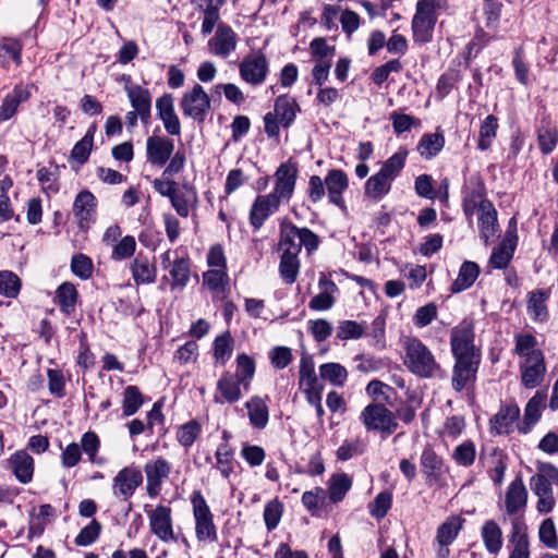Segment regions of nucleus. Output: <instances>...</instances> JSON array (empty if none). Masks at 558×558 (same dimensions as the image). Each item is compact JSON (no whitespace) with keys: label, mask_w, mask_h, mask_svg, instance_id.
I'll list each match as a JSON object with an SVG mask.
<instances>
[{"label":"nucleus","mask_w":558,"mask_h":558,"mask_svg":"<svg viewBox=\"0 0 558 558\" xmlns=\"http://www.w3.org/2000/svg\"><path fill=\"white\" fill-rule=\"evenodd\" d=\"M404 366L414 375L430 378L440 372V365L433 352L420 339L407 337L402 341Z\"/></svg>","instance_id":"obj_1"},{"label":"nucleus","mask_w":558,"mask_h":558,"mask_svg":"<svg viewBox=\"0 0 558 558\" xmlns=\"http://www.w3.org/2000/svg\"><path fill=\"white\" fill-rule=\"evenodd\" d=\"M445 5V0H418L412 20L413 38L425 44L432 40L436 24V11Z\"/></svg>","instance_id":"obj_2"},{"label":"nucleus","mask_w":558,"mask_h":558,"mask_svg":"<svg viewBox=\"0 0 558 558\" xmlns=\"http://www.w3.org/2000/svg\"><path fill=\"white\" fill-rule=\"evenodd\" d=\"M360 421L367 432H380L386 436L399 427L395 413L381 402L366 405L360 414Z\"/></svg>","instance_id":"obj_3"},{"label":"nucleus","mask_w":558,"mask_h":558,"mask_svg":"<svg viewBox=\"0 0 558 558\" xmlns=\"http://www.w3.org/2000/svg\"><path fill=\"white\" fill-rule=\"evenodd\" d=\"M191 504L193 508V517L195 520V535L199 542L217 541V529L214 523V515L199 490H195L191 495Z\"/></svg>","instance_id":"obj_4"},{"label":"nucleus","mask_w":558,"mask_h":558,"mask_svg":"<svg viewBox=\"0 0 558 558\" xmlns=\"http://www.w3.org/2000/svg\"><path fill=\"white\" fill-rule=\"evenodd\" d=\"M450 344L454 360L480 359V351L474 344V327L470 322L463 320L452 328Z\"/></svg>","instance_id":"obj_5"},{"label":"nucleus","mask_w":558,"mask_h":558,"mask_svg":"<svg viewBox=\"0 0 558 558\" xmlns=\"http://www.w3.org/2000/svg\"><path fill=\"white\" fill-rule=\"evenodd\" d=\"M180 108L185 117L202 123L210 110V99L199 84H195L191 90L183 94Z\"/></svg>","instance_id":"obj_6"},{"label":"nucleus","mask_w":558,"mask_h":558,"mask_svg":"<svg viewBox=\"0 0 558 558\" xmlns=\"http://www.w3.org/2000/svg\"><path fill=\"white\" fill-rule=\"evenodd\" d=\"M464 522L460 515H450L437 527L433 543L437 558H449V546L457 539Z\"/></svg>","instance_id":"obj_7"},{"label":"nucleus","mask_w":558,"mask_h":558,"mask_svg":"<svg viewBox=\"0 0 558 558\" xmlns=\"http://www.w3.org/2000/svg\"><path fill=\"white\" fill-rule=\"evenodd\" d=\"M143 474L138 466H124L112 478V495L121 501H129L136 489L143 484Z\"/></svg>","instance_id":"obj_8"},{"label":"nucleus","mask_w":558,"mask_h":558,"mask_svg":"<svg viewBox=\"0 0 558 558\" xmlns=\"http://www.w3.org/2000/svg\"><path fill=\"white\" fill-rule=\"evenodd\" d=\"M240 76L251 85H260L265 82L269 63L260 50H253L241 61L239 65Z\"/></svg>","instance_id":"obj_9"},{"label":"nucleus","mask_w":558,"mask_h":558,"mask_svg":"<svg viewBox=\"0 0 558 558\" xmlns=\"http://www.w3.org/2000/svg\"><path fill=\"white\" fill-rule=\"evenodd\" d=\"M511 531L508 536V558H530V536L527 525L522 517H514L510 521Z\"/></svg>","instance_id":"obj_10"},{"label":"nucleus","mask_w":558,"mask_h":558,"mask_svg":"<svg viewBox=\"0 0 558 558\" xmlns=\"http://www.w3.org/2000/svg\"><path fill=\"white\" fill-rule=\"evenodd\" d=\"M520 408L514 402L501 404L498 412L490 418V432L497 435H509L514 428L519 430L521 423Z\"/></svg>","instance_id":"obj_11"},{"label":"nucleus","mask_w":558,"mask_h":558,"mask_svg":"<svg viewBox=\"0 0 558 558\" xmlns=\"http://www.w3.org/2000/svg\"><path fill=\"white\" fill-rule=\"evenodd\" d=\"M149 527L160 541L168 543L175 541L172 527L171 508L159 505L154 510L147 511Z\"/></svg>","instance_id":"obj_12"},{"label":"nucleus","mask_w":558,"mask_h":558,"mask_svg":"<svg viewBox=\"0 0 558 558\" xmlns=\"http://www.w3.org/2000/svg\"><path fill=\"white\" fill-rule=\"evenodd\" d=\"M546 374L544 354H536L520 363L521 383L527 389H533L542 384Z\"/></svg>","instance_id":"obj_13"},{"label":"nucleus","mask_w":558,"mask_h":558,"mask_svg":"<svg viewBox=\"0 0 558 558\" xmlns=\"http://www.w3.org/2000/svg\"><path fill=\"white\" fill-rule=\"evenodd\" d=\"M236 45L235 32L228 25H219L208 41V50L211 54L226 59L235 50Z\"/></svg>","instance_id":"obj_14"},{"label":"nucleus","mask_w":558,"mask_h":558,"mask_svg":"<svg viewBox=\"0 0 558 558\" xmlns=\"http://www.w3.org/2000/svg\"><path fill=\"white\" fill-rule=\"evenodd\" d=\"M144 471L146 474V490L150 497H155L159 494L162 482L169 476L171 466L165 458H157L148 461Z\"/></svg>","instance_id":"obj_15"},{"label":"nucleus","mask_w":558,"mask_h":558,"mask_svg":"<svg viewBox=\"0 0 558 558\" xmlns=\"http://www.w3.org/2000/svg\"><path fill=\"white\" fill-rule=\"evenodd\" d=\"M319 292L312 298L308 307L316 312H325L330 310L336 303V294L339 289L337 284L324 272L318 279Z\"/></svg>","instance_id":"obj_16"},{"label":"nucleus","mask_w":558,"mask_h":558,"mask_svg":"<svg viewBox=\"0 0 558 558\" xmlns=\"http://www.w3.org/2000/svg\"><path fill=\"white\" fill-rule=\"evenodd\" d=\"M97 201L87 190L80 192L73 203V214L81 229L88 228L95 219Z\"/></svg>","instance_id":"obj_17"},{"label":"nucleus","mask_w":558,"mask_h":558,"mask_svg":"<svg viewBox=\"0 0 558 558\" xmlns=\"http://www.w3.org/2000/svg\"><path fill=\"white\" fill-rule=\"evenodd\" d=\"M298 169L292 162H284L276 171V185L271 194L280 201L289 199L294 191Z\"/></svg>","instance_id":"obj_18"},{"label":"nucleus","mask_w":558,"mask_h":558,"mask_svg":"<svg viewBox=\"0 0 558 558\" xmlns=\"http://www.w3.org/2000/svg\"><path fill=\"white\" fill-rule=\"evenodd\" d=\"M480 365V359L473 360H454V366L452 371L451 385L456 391H461L469 384H472L476 379V373Z\"/></svg>","instance_id":"obj_19"},{"label":"nucleus","mask_w":558,"mask_h":558,"mask_svg":"<svg viewBox=\"0 0 558 558\" xmlns=\"http://www.w3.org/2000/svg\"><path fill=\"white\" fill-rule=\"evenodd\" d=\"M279 205L280 199L275 194L258 196L251 208V225L255 229H259L265 220L278 209Z\"/></svg>","instance_id":"obj_20"},{"label":"nucleus","mask_w":558,"mask_h":558,"mask_svg":"<svg viewBox=\"0 0 558 558\" xmlns=\"http://www.w3.org/2000/svg\"><path fill=\"white\" fill-rule=\"evenodd\" d=\"M240 380L230 373H223L217 381V393L214 397L215 403L222 404L225 402L234 403L240 400L241 392Z\"/></svg>","instance_id":"obj_21"},{"label":"nucleus","mask_w":558,"mask_h":558,"mask_svg":"<svg viewBox=\"0 0 558 558\" xmlns=\"http://www.w3.org/2000/svg\"><path fill=\"white\" fill-rule=\"evenodd\" d=\"M477 220L480 236L485 244H488L498 230L497 211L492 202H481L478 204Z\"/></svg>","instance_id":"obj_22"},{"label":"nucleus","mask_w":558,"mask_h":558,"mask_svg":"<svg viewBox=\"0 0 558 558\" xmlns=\"http://www.w3.org/2000/svg\"><path fill=\"white\" fill-rule=\"evenodd\" d=\"M546 399L547 392L545 390H538L527 401L524 408L523 420L519 426V432L521 434L530 433L532 427L539 421Z\"/></svg>","instance_id":"obj_23"},{"label":"nucleus","mask_w":558,"mask_h":558,"mask_svg":"<svg viewBox=\"0 0 558 558\" xmlns=\"http://www.w3.org/2000/svg\"><path fill=\"white\" fill-rule=\"evenodd\" d=\"M527 502V490L520 477L513 480L505 496V506L507 514L514 515L520 511H523Z\"/></svg>","instance_id":"obj_24"},{"label":"nucleus","mask_w":558,"mask_h":558,"mask_svg":"<svg viewBox=\"0 0 558 558\" xmlns=\"http://www.w3.org/2000/svg\"><path fill=\"white\" fill-rule=\"evenodd\" d=\"M156 108L167 132L173 136L180 135L181 124L178 116L174 112L172 96L165 94L158 98L156 101Z\"/></svg>","instance_id":"obj_25"},{"label":"nucleus","mask_w":558,"mask_h":558,"mask_svg":"<svg viewBox=\"0 0 558 558\" xmlns=\"http://www.w3.org/2000/svg\"><path fill=\"white\" fill-rule=\"evenodd\" d=\"M325 184L329 202L340 208H343L344 202L342 194L349 186L348 175L342 170H331L325 178Z\"/></svg>","instance_id":"obj_26"},{"label":"nucleus","mask_w":558,"mask_h":558,"mask_svg":"<svg viewBox=\"0 0 558 558\" xmlns=\"http://www.w3.org/2000/svg\"><path fill=\"white\" fill-rule=\"evenodd\" d=\"M530 487L532 492L538 497L536 509L539 513H549L556 505V499L553 493V486L534 474L530 478Z\"/></svg>","instance_id":"obj_27"},{"label":"nucleus","mask_w":558,"mask_h":558,"mask_svg":"<svg viewBox=\"0 0 558 558\" xmlns=\"http://www.w3.org/2000/svg\"><path fill=\"white\" fill-rule=\"evenodd\" d=\"M15 478L27 484L32 482L34 475V459L25 450H17L8 460Z\"/></svg>","instance_id":"obj_28"},{"label":"nucleus","mask_w":558,"mask_h":558,"mask_svg":"<svg viewBox=\"0 0 558 558\" xmlns=\"http://www.w3.org/2000/svg\"><path fill=\"white\" fill-rule=\"evenodd\" d=\"M130 270L134 282L137 286L151 284L156 281L157 269L154 263L143 254L137 256L130 264Z\"/></svg>","instance_id":"obj_29"},{"label":"nucleus","mask_w":558,"mask_h":558,"mask_svg":"<svg viewBox=\"0 0 558 558\" xmlns=\"http://www.w3.org/2000/svg\"><path fill=\"white\" fill-rule=\"evenodd\" d=\"M245 409L250 424L253 428L264 429L269 422V409L267 400L259 396H253L245 402Z\"/></svg>","instance_id":"obj_30"},{"label":"nucleus","mask_w":558,"mask_h":558,"mask_svg":"<svg viewBox=\"0 0 558 558\" xmlns=\"http://www.w3.org/2000/svg\"><path fill=\"white\" fill-rule=\"evenodd\" d=\"M279 252L281 255L296 256L301 252V244L298 239V227L289 221L280 226Z\"/></svg>","instance_id":"obj_31"},{"label":"nucleus","mask_w":558,"mask_h":558,"mask_svg":"<svg viewBox=\"0 0 558 558\" xmlns=\"http://www.w3.org/2000/svg\"><path fill=\"white\" fill-rule=\"evenodd\" d=\"M550 296L549 290H534L529 293L527 298V314L534 322L544 323L548 319L549 314L546 302Z\"/></svg>","instance_id":"obj_32"},{"label":"nucleus","mask_w":558,"mask_h":558,"mask_svg":"<svg viewBox=\"0 0 558 558\" xmlns=\"http://www.w3.org/2000/svg\"><path fill=\"white\" fill-rule=\"evenodd\" d=\"M481 537L485 549L489 554H499L504 544L502 530L495 520H487L484 522L481 527Z\"/></svg>","instance_id":"obj_33"},{"label":"nucleus","mask_w":558,"mask_h":558,"mask_svg":"<svg viewBox=\"0 0 558 558\" xmlns=\"http://www.w3.org/2000/svg\"><path fill=\"white\" fill-rule=\"evenodd\" d=\"M130 102L140 114L142 121H146L150 116L151 96L148 89L138 85L125 87Z\"/></svg>","instance_id":"obj_34"},{"label":"nucleus","mask_w":558,"mask_h":558,"mask_svg":"<svg viewBox=\"0 0 558 558\" xmlns=\"http://www.w3.org/2000/svg\"><path fill=\"white\" fill-rule=\"evenodd\" d=\"M300 110L295 99L289 96H279L274 106V116H277L280 120L282 128H289L296 117V112Z\"/></svg>","instance_id":"obj_35"},{"label":"nucleus","mask_w":558,"mask_h":558,"mask_svg":"<svg viewBox=\"0 0 558 558\" xmlns=\"http://www.w3.org/2000/svg\"><path fill=\"white\" fill-rule=\"evenodd\" d=\"M29 95L31 93L28 87H23L21 85L15 86L13 92L5 96L2 105L0 106V118L2 120L12 118L20 104L27 100Z\"/></svg>","instance_id":"obj_36"},{"label":"nucleus","mask_w":558,"mask_h":558,"mask_svg":"<svg viewBox=\"0 0 558 558\" xmlns=\"http://www.w3.org/2000/svg\"><path fill=\"white\" fill-rule=\"evenodd\" d=\"M480 267L476 263L469 260L464 262L459 269L458 277L451 284V292L459 293L469 289L477 279Z\"/></svg>","instance_id":"obj_37"},{"label":"nucleus","mask_w":558,"mask_h":558,"mask_svg":"<svg viewBox=\"0 0 558 558\" xmlns=\"http://www.w3.org/2000/svg\"><path fill=\"white\" fill-rule=\"evenodd\" d=\"M216 462L213 468L216 469L223 478H228L234 470V450L229 442H221L215 452Z\"/></svg>","instance_id":"obj_38"},{"label":"nucleus","mask_w":558,"mask_h":558,"mask_svg":"<svg viewBox=\"0 0 558 558\" xmlns=\"http://www.w3.org/2000/svg\"><path fill=\"white\" fill-rule=\"evenodd\" d=\"M77 298L76 287L71 282H63L56 291V302L65 315H71L75 312Z\"/></svg>","instance_id":"obj_39"},{"label":"nucleus","mask_w":558,"mask_h":558,"mask_svg":"<svg viewBox=\"0 0 558 558\" xmlns=\"http://www.w3.org/2000/svg\"><path fill=\"white\" fill-rule=\"evenodd\" d=\"M391 183L392 181L389 178L378 171L366 181L364 192L365 196L375 201H380L389 193Z\"/></svg>","instance_id":"obj_40"},{"label":"nucleus","mask_w":558,"mask_h":558,"mask_svg":"<svg viewBox=\"0 0 558 558\" xmlns=\"http://www.w3.org/2000/svg\"><path fill=\"white\" fill-rule=\"evenodd\" d=\"M172 290H183L191 277L190 262L187 258H175L169 269Z\"/></svg>","instance_id":"obj_41"},{"label":"nucleus","mask_w":558,"mask_h":558,"mask_svg":"<svg viewBox=\"0 0 558 558\" xmlns=\"http://www.w3.org/2000/svg\"><path fill=\"white\" fill-rule=\"evenodd\" d=\"M255 374V361L246 353H240L236 356V371L234 377H236L245 390H248L251 380Z\"/></svg>","instance_id":"obj_42"},{"label":"nucleus","mask_w":558,"mask_h":558,"mask_svg":"<svg viewBox=\"0 0 558 558\" xmlns=\"http://www.w3.org/2000/svg\"><path fill=\"white\" fill-rule=\"evenodd\" d=\"M514 353L523 360L532 357L536 354H543L537 347L536 338L531 333H518L514 337Z\"/></svg>","instance_id":"obj_43"},{"label":"nucleus","mask_w":558,"mask_h":558,"mask_svg":"<svg viewBox=\"0 0 558 558\" xmlns=\"http://www.w3.org/2000/svg\"><path fill=\"white\" fill-rule=\"evenodd\" d=\"M352 481L345 473L335 474L330 478L328 494L331 502L341 501L345 494L350 490Z\"/></svg>","instance_id":"obj_44"},{"label":"nucleus","mask_w":558,"mask_h":558,"mask_svg":"<svg viewBox=\"0 0 558 558\" xmlns=\"http://www.w3.org/2000/svg\"><path fill=\"white\" fill-rule=\"evenodd\" d=\"M144 398L138 387L130 385L123 390L122 411L124 416L134 415L143 405Z\"/></svg>","instance_id":"obj_45"},{"label":"nucleus","mask_w":558,"mask_h":558,"mask_svg":"<svg viewBox=\"0 0 558 558\" xmlns=\"http://www.w3.org/2000/svg\"><path fill=\"white\" fill-rule=\"evenodd\" d=\"M201 434L202 424L196 420H191L178 428L175 438L181 446L190 448L194 445Z\"/></svg>","instance_id":"obj_46"},{"label":"nucleus","mask_w":558,"mask_h":558,"mask_svg":"<svg viewBox=\"0 0 558 558\" xmlns=\"http://www.w3.org/2000/svg\"><path fill=\"white\" fill-rule=\"evenodd\" d=\"M319 374L331 385L342 387L348 379V371L339 363H325L319 366Z\"/></svg>","instance_id":"obj_47"},{"label":"nucleus","mask_w":558,"mask_h":558,"mask_svg":"<svg viewBox=\"0 0 558 558\" xmlns=\"http://www.w3.org/2000/svg\"><path fill=\"white\" fill-rule=\"evenodd\" d=\"M22 46L14 39L0 40V68H7L12 60L16 65L21 63Z\"/></svg>","instance_id":"obj_48"},{"label":"nucleus","mask_w":558,"mask_h":558,"mask_svg":"<svg viewBox=\"0 0 558 558\" xmlns=\"http://www.w3.org/2000/svg\"><path fill=\"white\" fill-rule=\"evenodd\" d=\"M148 159L151 163L162 166L173 151L172 142H147Z\"/></svg>","instance_id":"obj_49"},{"label":"nucleus","mask_w":558,"mask_h":558,"mask_svg":"<svg viewBox=\"0 0 558 558\" xmlns=\"http://www.w3.org/2000/svg\"><path fill=\"white\" fill-rule=\"evenodd\" d=\"M301 263L296 256L280 255L279 274L287 284H293L299 276Z\"/></svg>","instance_id":"obj_50"},{"label":"nucleus","mask_w":558,"mask_h":558,"mask_svg":"<svg viewBox=\"0 0 558 558\" xmlns=\"http://www.w3.org/2000/svg\"><path fill=\"white\" fill-rule=\"evenodd\" d=\"M22 287L21 279L10 270L0 271V294L14 299L19 295Z\"/></svg>","instance_id":"obj_51"},{"label":"nucleus","mask_w":558,"mask_h":558,"mask_svg":"<svg viewBox=\"0 0 558 558\" xmlns=\"http://www.w3.org/2000/svg\"><path fill=\"white\" fill-rule=\"evenodd\" d=\"M233 351L232 338L230 332H225L216 337L214 341V357L217 363L225 365L226 362L231 357Z\"/></svg>","instance_id":"obj_52"},{"label":"nucleus","mask_w":558,"mask_h":558,"mask_svg":"<svg viewBox=\"0 0 558 558\" xmlns=\"http://www.w3.org/2000/svg\"><path fill=\"white\" fill-rule=\"evenodd\" d=\"M365 324L355 320H341L337 327V338L340 340H356L364 336Z\"/></svg>","instance_id":"obj_53"},{"label":"nucleus","mask_w":558,"mask_h":558,"mask_svg":"<svg viewBox=\"0 0 558 558\" xmlns=\"http://www.w3.org/2000/svg\"><path fill=\"white\" fill-rule=\"evenodd\" d=\"M282 514L283 504L278 498L265 505L263 517L268 531H272L279 525Z\"/></svg>","instance_id":"obj_54"},{"label":"nucleus","mask_w":558,"mask_h":558,"mask_svg":"<svg viewBox=\"0 0 558 558\" xmlns=\"http://www.w3.org/2000/svg\"><path fill=\"white\" fill-rule=\"evenodd\" d=\"M300 387L317 386L318 380L315 374V367L312 356L304 354L300 360Z\"/></svg>","instance_id":"obj_55"},{"label":"nucleus","mask_w":558,"mask_h":558,"mask_svg":"<svg viewBox=\"0 0 558 558\" xmlns=\"http://www.w3.org/2000/svg\"><path fill=\"white\" fill-rule=\"evenodd\" d=\"M72 272L82 280H88L94 272L93 260L85 254H75L71 259Z\"/></svg>","instance_id":"obj_56"},{"label":"nucleus","mask_w":558,"mask_h":558,"mask_svg":"<svg viewBox=\"0 0 558 558\" xmlns=\"http://www.w3.org/2000/svg\"><path fill=\"white\" fill-rule=\"evenodd\" d=\"M405 159L407 151L400 149L384 162L379 171L393 181L403 169Z\"/></svg>","instance_id":"obj_57"},{"label":"nucleus","mask_w":558,"mask_h":558,"mask_svg":"<svg viewBox=\"0 0 558 558\" xmlns=\"http://www.w3.org/2000/svg\"><path fill=\"white\" fill-rule=\"evenodd\" d=\"M514 247L501 242L492 253L489 266L495 269H504L510 263Z\"/></svg>","instance_id":"obj_58"},{"label":"nucleus","mask_w":558,"mask_h":558,"mask_svg":"<svg viewBox=\"0 0 558 558\" xmlns=\"http://www.w3.org/2000/svg\"><path fill=\"white\" fill-rule=\"evenodd\" d=\"M538 538L547 548H558V536L553 519L547 518L541 522L538 527Z\"/></svg>","instance_id":"obj_59"},{"label":"nucleus","mask_w":558,"mask_h":558,"mask_svg":"<svg viewBox=\"0 0 558 558\" xmlns=\"http://www.w3.org/2000/svg\"><path fill=\"white\" fill-rule=\"evenodd\" d=\"M423 473L427 477L436 476L441 469L442 460L432 448H425L421 456Z\"/></svg>","instance_id":"obj_60"},{"label":"nucleus","mask_w":558,"mask_h":558,"mask_svg":"<svg viewBox=\"0 0 558 558\" xmlns=\"http://www.w3.org/2000/svg\"><path fill=\"white\" fill-rule=\"evenodd\" d=\"M476 457L475 445L471 440L463 441L453 451V460L462 466H470L473 464Z\"/></svg>","instance_id":"obj_61"},{"label":"nucleus","mask_w":558,"mask_h":558,"mask_svg":"<svg viewBox=\"0 0 558 558\" xmlns=\"http://www.w3.org/2000/svg\"><path fill=\"white\" fill-rule=\"evenodd\" d=\"M101 524L97 520H92L75 537L77 546H89L99 537Z\"/></svg>","instance_id":"obj_62"},{"label":"nucleus","mask_w":558,"mask_h":558,"mask_svg":"<svg viewBox=\"0 0 558 558\" xmlns=\"http://www.w3.org/2000/svg\"><path fill=\"white\" fill-rule=\"evenodd\" d=\"M136 250V241L132 235L123 236L116 243L112 251V258L116 260H123L134 255Z\"/></svg>","instance_id":"obj_63"},{"label":"nucleus","mask_w":558,"mask_h":558,"mask_svg":"<svg viewBox=\"0 0 558 558\" xmlns=\"http://www.w3.org/2000/svg\"><path fill=\"white\" fill-rule=\"evenodd\" d=\"M392 497L390 493H379L373 502L369 504L368 509L372 517L376 519L384 518L391 507Z\"/></svg>","instance_id":"obj_64"}]
</instances>
